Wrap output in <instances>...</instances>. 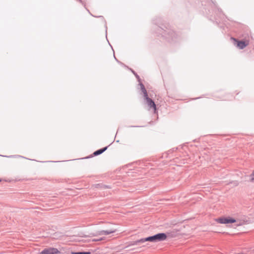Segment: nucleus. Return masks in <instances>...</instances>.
<instances>
[{"instance_id":"f257e3e1","label":"nucleus","mask_w":254,"mask_h":254,"mask_svg":"<svg viewBox=\"0 0 254 254\" xmlns=\"http://www.w3.org/2000/svg\"><path fill=\"white\" fill-rule=\"evenodd\" d=\"M167 235L165 233H159L152 236L146 238L141 239L133 242L132 245H137L140 243L145 242H157L165 240L167 239Z\"/></svg>"},{"instance_id":"20e7f679","label":"nucleus","mask_w":254,"mask_h":254,"mask_svg":"<svg viewBox=\"0 0 254 254\" xmlns=\"http://www.w3.org/2000/svg\"><path fill=\"white\" fill-rule=\"evenodd\" d=\"M60 252L56 248H48L44 249L39 254H58Z\"/></svg>"},{"instance_id":"39448f33","label":"nucleus","mask_w":254,"mask_h":254,"mask_svg":"<svg viewBox=\"0 0 254 254\" xmlns=\"http://www.w3.org/2000/svg\"><path fill=\"white\" fill-rule=\"evenodd\" d=\"M231 39L236 42L237 47L240 49H243L249 45V42L239 41L234 38H232Z\"/></svg>"},{"instance_id":"0eeeda50","label":"nucleus","mask_w":254,"mask_h":254,"mask_svg":"<svg viewBox=\"0 0 254 254\" xmlns=\"http://www.w3.org/2000/svg\"><path fill=\"white\" fill-rule=\"evenodd\" d=\"M107 147H106L103 149L98 150L94 152V155H98L102 153L103 152H104L107 149Z\"/></svg>"},{"instance_id":"1a4fd4ad","label":"nucleus","mask_w":254,"mask_h":254,"mask_svg":"<svg viewBox=\"0 0 254 254\" xmlns=\"http://www.w3.org/2000/svg\"><path fill=\"white\" fill-rule=\"evenodd\" d=\"M251 180L252 181H254V173H253V174L252 175Z\"/></svg>"},{"instance_id":"6e6552de","label":"nucleus","mask_w":254,"mask_h":254,"mask_svg":"<svg viewBox=\"0 0 254 254\" xmlns=\"http://www.w3.org/2000/svg\"><path fill=\"white\" fill-rule=\"evenodd\" d=\"M71 254H90V252H72Z\"/></svg>"},{"instance_id":"7ed1b4c3","label":"nucleus","mask_w":254,"mask_h":254,"mask_svg":"<svg viewBox=\"0 0 254 254\" xmlns=\"http://www.w3.org/2000/svg\"><path fill=\"white\" fill-rule=\"evenodd\" d=\"M142 91L143 92L144 99L146 101L148 106L150 108H152L154 113H156L157 112V109L155 103L152 100V99L148 97L147 91L144 88H142Z\"/></svg>"},{"instance_id":"9d476101","label":"nucleus","mask_w":254,"mask_h":254,"mask_svg":"<svg viewBox=\"0 0 254 254\" xmlns=\"http://www.w3.org/2000/svg\"><path fill=\"white\" fill-rule=\"evenodd\" d=\"M1 180L0 179V182H1Z\"/></svg>"},{"instance_id":"f03ea898","label":"nucleus","mask_w":254,"mask_h":254,"mask_svg":"<svg viewBox=\"0 0 254 254\" xmlns=\"http://www.w3.org/2000/svg\"><path fill=\"white\" fill-rule=\"evenodd\" d=\"M215 221L218 223L224 224L236 223L237 226H241L243 224V222L239 219L230 216L219 217L216 219Z\"/></svg>"},{"instance_id":"423d86ee","label":"nucleus","mask_w":254,"mask_h":254,"mask_svg":"<svg viewBox=\"0 0 254 254\" xmlns=\"http://www.w3.org/2000/svg\"><path fill=\"white\" fill-rule=\"evenodd\" d=\"M116 229L114 228H110L106 230H102L99 232V234L100 235H107L114 233L116 232Z\"/></svg>"}]
</instances>
